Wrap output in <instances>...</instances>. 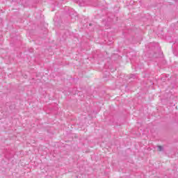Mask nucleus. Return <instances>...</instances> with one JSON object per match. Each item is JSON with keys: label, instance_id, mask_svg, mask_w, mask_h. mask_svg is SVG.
Wrapping results in <instances>:
<instances>
[{"label": "nucleus", "instance_id": "nucleus-1", "mask_svg": "<svg viewBox=\"0 0 178 178\" xmlns=\"http://www.w3.org/2000/svg\"><path fill=\"white\" fill-rule=\"evenodd\" d=\"M158 151H163V147L162 146H158Z\"/></svg>", "mask_w": 178, "mask_h": 178}]
</instances>
